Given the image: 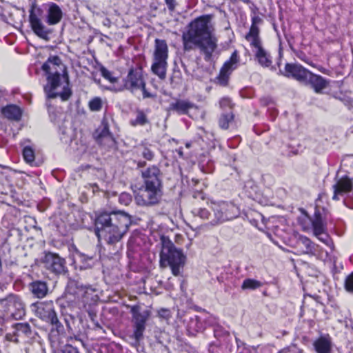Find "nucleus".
Wrapping results in <instances>:
<instances>
[{
	"label": "nucleus",
	"instance_id": "obj_54",
	"mask_svg": "<svg viewBox=\"0 0 353 353\" xmlns=\"http://www.w3.org/2000/svg\"><path fill=\"white\" fill-rule=\"evenodd\" d=\"M145 165H146L145 161H139L137 163V166L139 168H143V167L145 166Z\"/></svg>",
	"mask_w": 353,
	"mask_h": 353
},
{
	"label": "nucleus",
	"instance_id": "obj_24",
	"mask_svg": "<svg viewBox=\"0 0 353 353\" xmlns=\"http://www.w3.org/2000/svg\"><path fill=\"white\" fill-rule=\"evenodd\" d=\"M298 245L302 248V253L316 256L320 247L305 236H300L297 241Z\"/></svg>",
	"mask_w": 353,
	"mask_h": 353
},
{
	"label": "nucleus",
	"instance_id": "obj_38",
	"mask_svg": "<svg viewBox=\"0 0 353 353\" xmlns=\"http://www.w3.org/2000/svg\"><path fill=\"white\" fill-rule=\"evenodd\" d=\"M89 108L91 111L98 112L102 108V101L100 97H94L89 101Z\"/></svg>",
	"mask_w": 353,
	"mask_h": 353
},
{
	"label": "nucleus",
	"instance_id": "obj_23",
	"mask_svg": "<svg viewBox=\"0 0 353 353\" xmlns=\"http://www.w3.org/2000/svg\"><path fill=\"white\" fill-rule=\"evenodd\" d=\"M14 335L15 342L20 341H26L32 338V331L30 325L28 323H19L14 325Z\"/></svg>",
	"mask_w": 353,
	"mask_h": 353
},
{
	"label": "nucleus",
	"instance_id": "obj_21",
	"mask_svg": "<svg viewBox=\"0 0 353 353\" xmlns=\"http://www.w3.org/2000/svg\"><path fill=\"white\" fill-rule=\"evenodd\" d=\"M146 321V316L141 313L137 312L133 315V337L137 342L140 341L143 339Z\"/></svg>",
	"mask_w": 353,
	"mask_h": 353
},
{
	"label": "nucleus",
	"instance_id": "obj_34",
	"mask_svg": "<svg viewBox=\"0 0 353 353\" xmlns=\"http://www.w3.org/2000/svg\"><path fill=\"white\" fill-rule=\"evenodd\" d=\"M22 154L24 161L27 163L32 165L35 159L34 150L33 149V148L30 145L24 146Z\"/></svg>",
	"mask_w": 353,
	"mask_h": 353
},
{
	"label": "nucleus",
	"instance_id": "obj_53",
	"mask_svg": "<svg viewBox=\"0 0 353 353\" xmlns=\"http://www.w3.org/2000/svg\"><path fill=\"white\" fill-rule=\"evenodd\" d=\"M122 250V245L121 244L119 245L117 252H115L114 255L116 256V259H119L120 257L119 250Z\"/></svg>",
	"mask_w": 353,
	"mask_h": 353
},
{
	"label": "nucleus",
	"instance_id": "obj_47",
	"mask_svg": "<svg viewBox=\"0 0 353 353\" xmlns=\"http://www.w3.org/2000/svg\"><path fill=\"white\" fill-rule=\"evenodd\" d=\"M168 8L170 12H173L175 10L177 5L176 0H165Z\"/></svg>",
	"mask_w": 353,
	"mask_h": 353
},
{
	"label": "nucleus",
	"instance_id": "obj_46",
	"mask_svg": "<svg viewBox=\"0 0 353 353\" xmlns=\"http://www.w3.org/2000/svg\"><path fill=\"white\" fill-rule=\"evenodd\" d=\"M119 201L121 203L128 205L131 201V197H130V194H128L127 193H122L120 195Z\"/></svg>",
	"mask_w": 353,
	"mask_h": 353
},
{
	"label": "nucleus",
	"instance_id": "obj_14",
	"mask_svg": "<svg viewBox=\"0 0 353 353\" xmlns=\"http://www.w3.org/2000/svg\"><path fill=\"white\" fill-rule=\"evenodd\" d=\"M333 200L338 201L341 197L353 195V180L348 176L339 179L333 185Z\"/></svg>",
	"mask_w": 353,
	"mask_h": 353
},
{
	"label": "nucleus",
	"instance_id": "obj_22",
	"mask_svg": "<svg viewBox=\"0 0 353 353\" xmlns=\"http://www.w3.org/2000/svg\"><path fill=\"white\" fill-rule=\"evenodd\" d=\"M63 17V12L60 7L54 3L48 4L46 21L50 26L59 23Z\"/></svg>",
	"mask_w": 353,
	"mask_h": 353
},
{
	"label": "nucleus",
	"instance_id": "obj_7",
	"mask_svg": "<svg viewBox=\"0 0 353 353\" xmlns=\"http://www.w3.org/2000/svg\"><path fill=\"white\" fill-rule=\"evenodd\" d=\"M129 90L134 93L141 90L143 93V98H154L155 94L148 92L146 89V83L144 80L141 68H131L125 78L123 79V84L117 88V91Z\"/></svg>",
	"mask_w": 353,
	"mask_h": 353
},
{
	"label": "nucleus",
	"instance_id": "obj_35",
	"mask_svg": "<svg viewBox=\"0 0 353 353\" xmlns=\"http://www.w3.org/2000/svg\"><path fill=\"white\" fill-rule=\"evenodd\" d=\"M262 286L261 282L253 279H246L243 281L241 289L242 290H256Z\"/></svg>",
	"mask_w": 353,
	"mask_h": 353
},
{
	"label": "nucleus",
	"instance_id": "obj_17",
	"mask_svg": "<svg viewBox=\"0 0 353 353\" xmlns=\"http://www.w3.org/2000/svg\"><path fill=\"white\" fill-rule=\"evenodd\" d=\"M96 141L101 145L112 147L115 140L109 130L108 123L103 120L101 126L95 132Z\"/></svg>",
	"mask_w": 353,
	"mask_h": 353
},
{
	"label": "nucleus",
	"instance_id": "obj_18",
	"mask_svg": "<svg viewBox=\"0 0 353 353\" xmlns=\"http://www.w3.org/2000/svg\"><path fill=\"white\" fill-rule=\"evenodd\" d=\"M161 171L155 165L148 168L142 172L144 185L161 188Z\"/></svg>",
	"mask_w": 353,
	"mask_h": 353
},
{
	"label": "nucleus",
	"instance_id": "obj_56",
	"mask_svg": "<svg viewBox=\"0 0 353 353\" xmlns=\"http://www.w3.org/2000/svg\"><path fill=\"white\" fill-rule=\"evenodd\" d=\"M348 199H352V200L353 201V195H352V196H350L348 197Z\"/></svg>",
	"mask_w": 353,
	"mask_h": 353
},
{
	"label": "nucleus",
	"instance_id": "obj_8",
	"mask_svg": "<svg viewBox=\"0 0 353 353\" xmlns=\"http://www.w3.org/2000/svg\"><path fill=\"white\" fill-rule=\"evenodd\" d=\"M212 210L214 215V218L211 221L213 225L231 220L239 214L237 207L232 203L221 202L213 204Z\"/></svg>",
	"mask_w": 353,
	"mask_h": 353
},
{
	"label": "nucleus",
	"instance_id": "obj_4",
	"mask_svg": "<svg viewBox=\"0 0 353 353\" xmlns=\"http://www.w3.org/2000/svg\"><path fill=\"white\" fill-rule=\"evenodd\" d=\"M97 298L94 288L76 281L68 282L63 297L69 307L85 310H88V306L94 303Z\"/></svg>",
	"mask_w": 353,
	"mask_h": 353
},
{
	"label": "nucleus",
	"instance_id": "obj_11",
	"mask_svg": "<svg viewBox=\"0 0 353 353\" xmlns=\"http://www.w3.org/2000/svg\"><path fill=\"white\" fill-rule=\"evenodd\" d=\"M44 268L57 274L65 272V260L57 254L47 252L42 259Z\"/></svg>",
	"mask_w": 353,
	"mask_h": 353
},
{
	"label": "nucleus",
	"instance_id": "obj_12",
	"mask_svg": "<svg viewBox=\"0 0 353 353\" xmlns=\"http://www.w3.org/2000/svg\"><path fill=\"white\" fill-rule=\"evenodd\" d=\"M41 10L40 8L32 9L30 12L29 21L32 30L39 37L47 40L50 30L43 25L40 16Z\"/></svg>",
	"mask_w": 353,
	"mask_h": 353
},
{
	"label": "nucleus",
	"instance_id": "obj_45",
	"mask_svg": "<svg viewBox=\"0 0 353 353\" xmlns=\"http://www.w3.org/2000/svg\"><path fill=\"white\" fill-rule=\"evenodd\" d=\"M281 353H303V352L296 345H292L283 350Z\"/></svg>",
	"mask_w": 353,
	"mask_h": 353
},
{
	"label": "nucleus",
	"instance_id": "obj_6",
	"mask_svg": "<svg viewBox=\"0 0 353 353\" xmlns=\"http://www.w3.org/2000/svg\"><path fill=\"white\" fill-rule=\"evenodd\" d=\"M168 46L163 39H156L152 56V72L161 79H165L168 68Z\"/></svg>",
	"mask_w": 353,
	"mask_h": 353
},
{
	"label": "nucleus",
	"instance_id": "obj_52",
	"mask_svg": "<svg viewBox=\"0 0 353 353\" xmlns=\"http://www.w3.org/2000/svg\"><path fill=\"white\" fill-rule=\"evenodd\" d=\"M5 305H4V300L0 301V318H3L5 316Z\"/></svg>",
	"mask_w": 353,
	"mask_h": 353
},
{
	"label": "nucleus",
	"instance_id": "obj_30",
	"mask_svg": "<svg viewBox=\"0 0 353 353\" xmlns=\"http://www.w3.org/2000/svg\"><path fill=\"white\" fill-rule=\"evenodd\" d=\"M3 115L10 120L19 121L22 116V110L16 105H8L1 109Z\"/></svg>",
	"mask_w": 353,
	"mask_h": 353
},
{
	"label": "nucleus",
	"instance_id": "obj_28",
	"mask_svg": "<svg viewBox=\"0 0 353 353\" xmlns=\"http://www.w3.org/2000/svg\"><path fill=\"white\" fill-rule=\"evenodd\" d=\"M30 290L32 294L38 299H42L45 297L48 292L47 283L41 281L32 282L30 284Z\"/></svg>",
	"mask_w": 353,
	"mask_h": 353
},
{
	"label": "nucleus",
	"instance_id": "obj_43",
	"mask_svg": "<svg viewBox=\"0 0 353 353\" xmlns=\"http://www.w3.org/2000/svg\"><path fill=\"white\" fill-rule=\"evenodd\" d=\"M232 276V274H229L228 272H223L217 277V281L220 283H225V285L230 286L229 283H226V281H228L229 279L231 278Z\"/></svg>",
	"mask_w": 353,
	"mask_h": 353
},
{
	"label": "nucleus",
	"instance_id": "obj_44",
	"mask_svg": "<svg viewBox=\"0 0 353 353\" xmlns=\"http://www.w3.org/2000/svg\"><path fill=\"white\" fill-rule=\"evenodd\" d=\"M261 22H262L261 18L259 16L254 14L252 17V25H251L250 28H254L256 30H259V28L258 26L259 24H261Z\"/></svg>",
	"mask_w": 353,
	"mask_h": 353
},
{
	"label": "nucleus",
	"instance_id": "obj_33",
	"mask_svg": "<svg viewBox=\"0 0 353 353\" xmlns=\"http://www.w3.org/2000/svg\"><path fill=\"white\" fill-rule=\"evenodd\" d=\"M135 154L137 157H141L148 161H152L154 157V152L145 145L137 147L135 149Z\"/></svg>",
	"mask_w": 353,
	"mask_h": 353
},
{
	"label": "nucleus",
	"instance_id": "obj_32",
	"mask_svg": "<svg viewBox=\"0 0 353 353\" xmlns=\"http://www.w3.org/2000/svg\"><path fill=\"white\" fill-rule=\"evenodd\" d=\"M188 327L192 332H199L205 329L206 325L200 316H196L194 318L191 319Z\"/></svg>",
	"mask_w": 353,
	"mask_h": 353
},
{
	"label": "nucleus",
	"instance_id": "obj_5",
	"mask_svg": "<svg viewBox=\"0 0 353 353\" xmlns=\"http://www.w3.org/2000/svg\"><path fill=\"white\" fill-rule=\"evenodd\" d=\"M161 242L162 248L160 252V266L161 268L169 266L173 275H179L181 269L185 263L186 256L182 250L176 248L167 237L161 236Z\"/></svg>",
	"mask_w": 353,
	"mask_h": 353
},
{
	"label": "nucleus",
	"instance_id": "obj_27",
	"mask_svg": "<svg viewBox=\"0 0 353 353\" xmlns=\"http://www.w3.org/2000/svg\"><path fill=\"white\" fill-rule=\"evenodd\" d=\"M254 58L262 67H270L272 63V57L270 52L263 47L253 52Z\"/></svg>",
	"mask_w": 353,
	"mask_h": 353
},
{
	"label": "nucleus",
	"instance_id": "obj_1",
	"mask_svg": "<svg viewBox=\"0 0 353 353\" xmlns=\"http://www.w3.org/2000/svg\"><path fill=\"white\" fill-rule=\"evenodd\" d=\"M185 50L199 49L205 61H210L218 48V38L214 34L212 16L205 14L191 21L182 35Z\"/></svg>",
	"mask_w": 353,
	"mask_h": 353
},
{
	"label": "nucleus",
	"instance_id": "obj_29",
	"mask_svg": "<svg viewBox=\"0 0 353 353\" xmlns=\"http://www.w3.org/2000/svg\"><path fill=\"white\" fill-rule=\"evenodd\" d=\"M245 39L250 43L252 52L263 47L259 37V30L254 28H250L248 33L245 35Z\"/></svg>",
	"mask_w": 353,
	"mask_h": 353
},
{
	"label": "nucleus",
	"instance_id": "obj_36",
	"mask_svg": "<svg viewBox=\"0 0 353 353\" xmlns=\"http://www.w3.org/2000/svg\"><path fill=\"white\" fill-rule=\"evenodd\" d=\"M147 123H148L147 117L145 114L141 110H139L137 113L135 119L130 121L131 125L133 126L143 125Z\"/></svg>",
	"mask_w": 353,
	"mask_h": 353
},
{
	"label": "nucleus",
	"instance_id": "obj_20",
	"mask_svg": "<svg viewBox=\"0 0 353 353\" xmlns=\"http://www.w3.org/2000/svg\"><path fill=\"white\" fill-rule=\"evenodd\" d=\"M312 345L316 353H332L333 343L329 334H324L316 339Z\"/></svg>",
	"mask_w": 353,
	"mask_h": 353
},
{
	"label": "nucleus",
	"instance_id": "obj_16",
	"mask_svg": "<svg viewBox=\"0 0 353 353\" xmlns=\"http://www.w3.org/2000/svg\"><path fill=\"white\" fill-rule=\"evenodd\" d=\"M284 75L292 77L299 82L306 83L310 71L299 64L287 63L285 66Z\"/></svg>",
	"mask_w": 353,
	"mask_h": 353
},
{
	"label": "nucleus",
	"instance_id": "obj_13",
	"mask_svg": "<svg viewBox=\"0 0 353 353\" xmlns=\"http://www.w3.org/2000/svg\"><path fill=\"white\" fill-rule=\"evenodd\" d=\"M239 61L237 52L235 50L231 55L229 60L225 62L220 70L219 76L216 77L217 83L221 85L225 86L228 83L230 76L232 72L237 68Z\"/></svg>",
	"mask_w": 353,
	"mask_h": 353
},
{
	"label": "nucleus",
	"instance_id": "obj_37",
	"mask_svg": "<svg viewBox=\"0 0 353 353\" xmlns=\"http://www.w3.org/2000/svg\"><path fill=\"white\" fill-rule=\"evenodd\" d=\"M233 118L234 116L232 113L222 114L219 121L220 127L223 129H228Z\"/></svg>",
	"mask_w": 353,
	"mask_h": 353
},
{
	"label": "nucleus",
	"instance_id": "obj_31",
	"mask_svg": "<svg viewBox=\"0 0 353 353\" xmlns=\"http://www.w3.org/2000/svg\"><path fill=\"white\" fill-rule=\"evenodd\" d=\"M312 224L314 236L323 235L326 231V225L319 213H315Z\"/></svg>",
	"mask_w": 353,
	"mask_h": 353
},
{
	"label": "nucleus",
	"instance_id": "obj_39",
	"mask_svg": "<svg viewBox=\"0 0 353 353\" xmlns=\"http://www.w3.org/2000/svg\"><path fill=\"white\" fill-rule=\"evenodd\" d=\"M319 241L328 246L331 250L334 249V243L326 231L323 235L315 236Z\"/></svg>",
	"mask_w": 353,
	"mask_h": 353
},
{
	"label": "nucleus",
	"instance_id": "obj_40",
	"mask_svg": "<svg viewBox=\"0 0 353 353\" xmlns=\"http://www.w3.org/2000/svg\"><path fill=\"white\" fill-rule=\"evenodd\" d=\"M101 71V75L105 78L107 80H108L110 82L114 83L115 82H117V77H113L112 75V73L109 71L108 70H107L106 68H105L104 67H102L100 70Z\"/></svg>",
	"mask_w": 353,
	"mask_h": 353
},
{
	"label": "nucleus",
	"instance_id": "obj_49",
	"mask_svg": "<svg viewBox=\"0 0 353 353\" xmlns=\"http://www.w3.org/2000/svg\"><path fill=\"white\" fill-rule=\"evenodd\" d=\"M82 261H85L87 264L84 265L83 266H81V268H88L89 267H91V264L90 263V261H92V257H85V256H80Z\"/></svg>",
	"mask_w": 353,
	"mask_h": 353
},
{
	"label": "nucleus",
	"instance_id": "obj_19",
	"mask_svg": "<svg viewBox=\"0 0 353 353\" xmlns=\"http://www.w3.org/2000/svg\"><path fill=\"white\" fill-rule=\"evenodd\" d=\"M37 314L43 319H48L52 325L59 323L52 302H40L37 304Z\"/></svg>",
	"mask_w": 353,
	"mask_h": 353
},
{
	"label": "nucleus",
	"instance_id": "obj_26",
	"mask_svg": "<svg viewBox=\"0 0 353 353\" xmlns=\"http://www.w3.org/2000/svg\"><path fill=\"white\" fill-rule=\"evenodd\" d=\"M311 85L314 91L317 93L321 92L327 85V81L320 75L315 74L310 71V75L307 76V83Z\"/></svg>",
	"mask_w": 353,
	"mask_h": 353
},
{
	"label": "nucleus",
	"instance_id": "obj_42",
	"mask_svg": "<svg viewBox=\"0 0 353 353\" xmlns=\"http://www.w3.org/2000/svg\"><path fill=\"white\" fill-rule=\"evenodd\" d=\"M194 213L203 219H208L210 215V212L205 208L196 209Z\"/></svg>",
	"mask_w": 353,
	"mask_h": 353
},
{
	"label": "nucleus",
	"instance_id": "obj_50",
	"mask_svg": "<svg viewBox=\"0 0 353 353\" xmlns=\"http://www.w3.org/2000/svg\"><path fill=\"white\" fill-rule=\"evenodd\" d=\"M230 103H231L230 99L227 97L222 98L219 101V104L221 108L230 106Z\"/></svg>",
	"mask_w": 353,
	"mask_h": 353
},
{
	"label": "nucleus",
	"instance_id": "obj_3",
	"mask_svg": "<svg viewBox=\"0 0 353 353\" xmlns=\"http://www.w3.org/2000/svg\"><path fill=\"white\" fill-rule=\"evenodd\" d=\"M48 75V83L44 90L48 98L60 97L63 101L68 100L72 92L69 88L68 77L64 74L65 68L57 56L50 57L42 65Z\"/></svg>",
	"mask_w": 353,
	"mask_h": 353
},
{
	"label": "nucleus",
	"instance_id": "obj_2",
	"mask_svg": "<svg viewBox=\"0 0 353 353\" xmlns=\"http://www.w3.org/2000/svg\"><path fill=\"white\" fill-rule=\"evenodd\" d=\"M131 223V216L125 212H103L96 218L94 232L99 239L116 245L127 234Z\"/></svg>",
	"mask_w": 353,
	"mask_h": 353
},
{
	"label": "nucleus",
	"instance_id": "obj_55",
	"mask_svg": "<svg viewBox=\"0 0 353 353\" xmlns=\"http://www.w3.org/2000/svg\"><path fill=\"white\" fill-rule=\"evenodd\" d=\"M308 229H309V228H307V227H304L303 228V230L304 231H307Z\"/></svg>",
	"mask_w": 353,
	"mask_h": 353
},
{
	"label": "nucleus",
	"instance_id": "obj_41",
	"mask_svg": "<svg viewBox=\"0 0 353 353\" xmlns=\"http://www.w3.org/2000/svg\"><path fill=\"white\" fill-rule=\"evenodd\" d=\"M344 286L347 292L353 293V272L346 277Z\"/></svg>",
	"mask_w": 353,
	"mask_h": 353
},
{
	"label": "nucleus",
	"instance_id": "obj_51",
	"mask_svg": "<svg viewBox=\"0 0 353 353\" xmlns=\"http://www.w3.org/2000/svg\"><path fill=\"white\" fill-rule=\"evenodd\" d=\"M63 353H79L77 348L72 346H66L65 349L62 350Z\"/></svg>",
	"mask_w": 353,
	"mask_h": 353
},
{
	"label": "nucleus",
	"instance_id": "obj_10",
	"mask_svg": "<svg viewBox=\"0 0 353 353\" xmlns=\"http://www.w3.org/2000/svg\"><path fill=\"white\" fill-rule=\"evenodd\" d=\"M3 300L5 312L7 315H10L15 319H20L25 316V305L19 296L11 294Z\"/></svg>",
	"mask_w": 353,
	"mask_h": 353
},
{
	"label": "nucleus",
	"instance_id": "obj_15",
	"mask_svg": "<svg viewBox=\"0 0 353 353\" xmlns=\"http://www.w3.org/2000/svg\"><path fill=\"white\" fill-rule=\"evenodd\" d=\"M49 334V339L53 348L62 350L67 346L68 339L64 332V328L61 325H54Z\"/></svg>",
	"mask_w": 353,
	"mask_h": 353
},
{
	"label": "nucleus",
	"instance_id": "obj_25",
	"mask_svg": "<svg viewBox=\"0 0 353 353\" xmlns=\"http://www.w3.org/2000/svg\"><path fill=\"white\" fill-rule=\"evenodd\" d=\"M197 108L196 105L187 100L176 99L170 104L169 110L179 114H188L191 109Z\"/></svg>",
	"mask_w": 353,
	"mask_h": 353
},
{
	"label": "nucleus",
	"instance_id": "obj_9",
	"mask_svg": "<svg viewBox=\"0 0 353 353\" xmlns=\"http://www.w3.org/2000/svg\"><path fill=\"white\" fill-rule=\"evenodd\" d=\"M161 194V188L144 185L136 194L135 201L139 205H153L159 203Z\"/></svg>",
	"mask_w": 353,
	"mask_h": 353
},
{
	"label": "nucleus",
	"instance_id": "obj_48",
	"mask_svg": "<svg viewBox=\"0 0 353 353\" xmlns=\"http://www.w3.org/2000/svg\"><path fill=\"white\" fill-rule=\"evenodd\" d=\"M181 73L178 72H174L172 77H171V83L178 84L179 83Z\"/></svg>",
	"mask_w": 353,
	"mask_h": 353
}]
</instances>
